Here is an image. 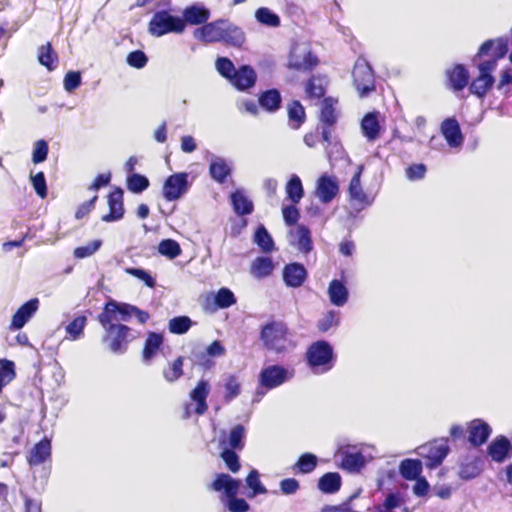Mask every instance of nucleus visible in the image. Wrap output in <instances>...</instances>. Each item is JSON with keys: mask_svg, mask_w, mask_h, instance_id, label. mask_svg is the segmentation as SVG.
I'll return each mask as SVG.
<instances>
[{"mask_svg": "<svg viewBox=\"0 0 512 512\" xmlns=\"http://www.w3.org/2000/svg\"><path fill=\"white\" fill-rule=\"evenodd\" d=\"M224 395L223 400L226 403L231 402L233 399L238 397L241 393V383L237 376L229 375L224 382Z\"/></svg>", "mask_w": 512, "mask_h": 512, "instance_id": "47", "label": "nucleus"}, {"mask_svg": "<svg viewBox=\"0 0 512 512\" xmlns=\"http://www.w3.org/2000/svg\"><path fill=\"white\" fill-rule=\"evenodd\" d=\"M260 339L268 350L275 353H284L295 344L290 339L288 326L282 321L266 323L260 332Z\"/></svg>", "mask_w": 512, "mask_h": 512, "instance_id": "5", "label": "nucleus"}, {"mask_svg": "<svg viewBox=\"0 0 512 512\" xmlns=\"http://www.w3.org/2000/svg\"><path fill=\"white\" fill-rule=\"evenodd\" d=\"M194 36L206 43L222 42L234 48H241L246 41L244 31L227 19H217L201 26L195 30Z\"/></svg>", "mask_w": 512, "mask_h": 512, "instance_id": "1", "label": "nucleus"}, {"mask_svg": "<svg viewBox=\"0 0 512 512\" xmlns=\"http://www.w3.org/2000/svg\"><path fill=\"white\" fill-rule=\"evenodd\" d=\"M297 246L301 252L309 253L312 250L311 233L308 227L300 225L297 228Z\"/></svg>", "mask_w": 512, "mask_h": 512, "instance_id": "55", "label": "nucleus"}, {"mask_svg": "<svg viewBox=\"0 0 512 512\" xmlns=\"http://www.w3.org/2000/svg\"><path fill=\"white\" fill-rule=\"evenodd\" d=\"M125 272L143 281L149 288H154L156 286L155 279L144 269L127 267L125 268Z\"/></svg>", "mask_w": 512, "mask_h": 512, "instance_id": "62", "label": "nucleus"}, {"mask_svg": "<svg viewBox=\"0 0 512 512\" xmlns=\"http://www.w3.org/2000/svg\"><path fill=\"white\" fill-rule=\"evenodd\" d=\"M399 472L406 480H416L422 473V462L419 459H404L399 465Z\"/></svg>", "mask_w": 512, "mask_h": 512, "instance_id": "38", "label": "nucleus"}, {"mask_svg": "<svg viewBox=\"0 0 512 512\" xmlns=\"http://www.w3.org/2000/svg\"><path fill=\"white\" fill-rule=\"evenodd\" d=\"M448 86L453 91L463 90L469 83V72L463 64H456L446 71Z\"/></svg>", "mask_w": 512, "mask_h": 512, "instance_id": "26", "label": "nucleus"}, {"mask_svg": "<svg viewBox=\"0 0 512 512\" xmlns=\"http://www.w3.org/2000/svg\"><path fill=\"white\" fill-rule=\"evenodd\" d=\"M98 322L104 329L102 342L115 354H123L128 350L129 344L136 338L132 335V329L122 323L109 321L105 323L102 318L97 317Z\"/></svg>", "mask_w": 512, "mask_h": 512, "instance_id": "2", "label": "nucleus"}, {"mask_svg": "<svg viewBox=\"0 0 512 512\" xmlns=\"http://www.w3.org/2000/svg\"><path fill=\"white\" fill-rule=\"evenodd\" d=\"M487 454L496 463H503L512 454V444L504 435L496 436L487 447Z\"/></svg>", "mask_w": 512, "mask_h": 512, "instance_id": "19", "label": "nucleus"}, {"mask_svg": "<svg viewBox=\"0 0 512 512\" xmlns=\"http://www.w3.org/2000/svg\"><path fill=\"white\" fill-rule=\"evenodd\" d=\"M192 326L188 316H177L169 320L168 329L171 333L181 335L186 333Z\"/></svg>", "mask_w": 512, "mask_h": 512, "instance_id": "53", "label": "nucleus"}, {"mask_svg": "<svg viewBox=\"0 0 512 512\" xmlns=\"http://www.w3.org/2000/svg\"><path fill=\"white\" fill-rule=\"evenodd\" d=\"M427 173V166L423 163H413L405 168V176L409 181L422 180Z\"/></svg>", "mask_w": 512, "mask_h": 512, "instance_id": "60", "label": "nucleus"}, {"mask_svg": "<svg viewBox=\"0 0 512 512\" xmlns=\"http://www.w3.org/2000/svg\"><path fill=\"white\" fill-rule=\"evenodd\" d=\"M109 212L101 217L103 222H115L124 217V192L120 187H114L107 196Z\"/></svg>", "mask_w": 512, "mask_h": 512, "instance_id": "15", "label": "nucleus"}, {"mask_svg": "<svg viewBox=\"0 0 512 512\" xmlns=\"http://www.w3.org/2000/svg\"><path fill=\"white\" fill-rule=\"evenodd\" d=\"M51 457V442L44 437L37 442L27 455V462L30 466H38L43 464Z\"/></svg>", "mask_w": 512, "mask_h": 512, "instance_id": "27", "label": "nucleus"}, {"mask_svg": "<svg viewBox=\"0 0 512 512\" xmlns=\"http://www.w3.org/2000/svg\"><path fill=\"white\" fill-rule=\"evenodd\" d=\"M274 263L269 257H257L250 266V274L256 279H263L272 274Z\"/></svg>", "mask_w": 512, "mask_h": 512, "instance_id": "33", "label": "nucleus"}, {"mask_svg": "<svg viewBox=\"0 0 512 512\" xmlns=\"http://www.w3.org/2000/svg\"><path fill=\"white\" fill-rule=\"evenodd\" d=\"M440 129L450 147H459L462 145L464 136L456 118L450 117L443 120Z\"/></svg>", "mask_w": 512, "mask_h": 512, "instance_id": "23", "label": "nucleus"}, {"mask_svg": "<svg viewBox=\"0 0 512 512\" xmlns=\"http://www.w3.org/2000/svg\"><path fill=\"white\" fill-rule=\"evenodd\" d=\"M449 453L448 439L430 441L419 447V455L426 459V466L435 468L439 466Z\"/></svg>", "mask_w": 512, "mask_h": 512, "instance_id": "12", "label": "nucleus"}, {"mask_svg": "<svg viewBox=\"0 0 512 512\" xmlns=\"http://www.w3.org/2000/svg\"><path fill=\"white\" fill-rule=\"evenodd\" d=\"M216 69L221 76L229 81L236 70L233 62L227 57H219L216 60Z\"/></svg>", "mask_w": 512, "mask_h": 512, "instance_id": "61", "label": "nucleus"}, {"mask_svg": "<svg viewBox=\"0 0 512 512\" xmlns=\"http://www.w3.org/2000/svg\"><path fill=\"white\" fill-rule=\"evenodd\" d=\"M189 186L188 173H174L164 181L162 195L166 201H176L187 193Z\"/></svg>", "mask_w": 512, "mask_h": 512, "instance_id": "13", "label": "nucleus"}, {"mask_svg": "<svg viewBox=\"0 0 512 512\" xmlns=\"http://www.w3.org/2000/svg\"><path fill=\"white\" fill-rule=\"evenodd\" d=\"M236 451L237 450L225 448L220 453L221 459L224 461L228 470L232 473H237L241 469L240 458Z\"/></svg>", "mask_w": 512, "mask_h": 512, "instance_id": "54", "label": "nucleus"}, {"mask_svg": "<svg viewBox=\"0 0 512 512\" xmlns=\"http://www.w3.org/2000/svg\"><path fill=\"white\" fill-rule=\"evenodd\" d=\"M245 437V427L242 424H236L230 429L227 441H224V443L228 446V449L242 451L245 447Z\"/></svg>", "mask_w": 512, "mask_h": 512, "instance_id": "36", "label": "nucleus"}, {"mask_svg": "<svg viewBox=\"0 0 512 512\" xmlns=\"http://www.w3.org/2000/svg\"><path fill=\"white\" fill-rule=\"evenodd\" d=\"M364 167L362 165H359L357 167L356 172L354 173L352 179L350 180L348 192L349 197L352 201H355L359 204H363L367 202V195L362 189L361 186V175L363 172Z\"/></svg>", "mask_w": 512, "mask_h": 512, "instance_id": "32", "label": "nucleus"}, {"mask_svg": "<svg viewBox=\"0 0 512 512\" xmlns=\"http://www.w3.org/2000/svg\"><path fill=\"white\" fill-rule=\"evenodd\" d=\"M209 395V383L206 380H200L190 392L191 400L196 402L195 413L203 415L208 410L207 397Z\"/></svg>", "mask_w": 512, "mask_h": 512, "instance_id": "29", "label": "nucleus"}, {"mask_svg": "<svg viewBox=\"0 0 512 512\" xmlns=\"http://www.w3.org/2000/svg\"><path fill=\"white\" fill-rule=\"evenodd\" d=\"M16 378L15 363L12 360L0 359V393L3 388Z\"/></svg>", "mask_w": 512, "mask_h": 512, "instance_id": "45", "label": "nucleus"}, {"mask_svg": "<svg viewBox=\"0 0 512 512\" xmlns=\"http://www.w3.org/2000/svg\"><path fill=\"white\" fill-rule=\"evenodd\" d=\"M132 316H135L140 324H146L150 318V314L138 308L135 305L125 303V302H117L116 300L110 299L108 300L101 311L98 314V318H102L105 323H109V321H113L115 323H120V321L127 322L130 320Z\"/></svg>", "mask_w": 512, "mask_h": 512, "instance_id": "3", "label": "nucleus"}, {"mask_svg": "<svg viewBox=\"0 0 512 512\" xmlns=\"http://www.w3.org/2000/svg\"><path fill=\"white\" fill-rule=\"evenodd\" d=\"M337 180L328 175H321L317 180L316 195L322 203H330L338 194Z\"/></svg>", "mask_w": 512, "mask_h": 512, "instance_id": "22", "label": "nucleus"}, {"mask_svg": "<svg viewBox=\"0 0 512 512\" xmlns=\"http://www.w3.org/2000/svg\"><path fill=\"white\" fill-rule=\"evenodd\" d=\"M318 120L321 129V138L328 145L331 144L332 132L337 124L339 112L337 110L338 100L333 97H326L320 102Z\"/></svg>", "mask_w": 512, "mask_h": 512, "instance_id": "8", "label": "nucleus"}, {"mask_svg": "<svg viewBox=\"0 0 512 512\" xmlns=\"http://www.w3.org/2000/svg\"><path fill=\"white\" fill-rule=\"evenodd\" d=\"M214 301L218 308L224 309L234 305L236 298L230 289L221 288L217 291Z\"/></svg>", "mask_w": 512, "mask_h": 512, "instance_id": "57", "label": "nucleus"}, {"mask_svg": "<svg viewBox=\"0 0 512 512\" xmlns=\"http://www.w3.org/2000/svg\"><path fill=\"white\" fill-rule=\"evenodd\" d=\"M211 16L210 10L201 4H192L184 8L182 12V21H184V29L186 25H205Z\"/></svg>", "mask_w": 512, "mask_h": 512, "instance_id": "21", "label": "nucleus"}, {"mask_svg": "<svg viewBox=\"0 0 512 512\" xmlns=\"http://www.w3.org/2000/svg\"><path fill=\"white\" fill-rule=\"evenodd\" d=\"M148 31L152 36L161 37L169 33L184 32V21L172 15L168 10H160L153 14L148 23Z\"/></svg>", "mask_w": 512, "mask_h": 512, "instance_id": "7", "label": "nucleus"}, {"mask_svg": "<svg viewBox=\"0 0 512 512\" xmlns=\"http://www.w3.org/2000/svg\"><path fill=\"white\" fill-rule=\"evenodd\" d=\"M254 241L265 253H269L274 249V241L263 225L257 228Z\"/></svg>", "mask_w": 512, "mask_h": 512, "instance_id": "49", "label": "nucleus"}, {"mask_svg": "<svg viewBox=\"0 0 512 512\" xmlns=\"http://www.w3.org/2000/svg\"><path fill=\"white\" fill-rule=\"evenodd\" d=\"M340 323V312L330 310L326 312L323 317L318 320L317 328L320 332L325 333L331 328L337 327Z\"/></svg>", "mask_w": 512, "mask_h": 512, "instance_id": "51", "label": "nucleus"}, {"mask_svg": "<svg viewBox=\"0 0 512 512\" xmlns=\"http://www.w3.org/2000/svg\"><path fill=\"white\" fill-rule=\"evenodd\" d=\"M287 198L297 204L304 196L303 185L301 179L297 175H292L285 187Z\"/></svg>", "mask_w": 512, "mask_h": 512, "instance_id": "42", "label": "nucleus"}, {"mask_svg": "<svg viewBox=\"0 0 512 512\" xmlns=\"http://www.w3.org/2000/svg\"><path fill=\"white\" fill-rule=\"evenodd\" d=\"M257 75L250 65H242L235 70L230 82L238 90L244 91L253 87L256 83Z\"/></svg>", "mask_w": 512, "mask_h": 512, "instance_id": "24", "label": "nucleus"}, {"mask_svg": "<svg viewBox=\"0 0 512 512\" xmlns=\"http://www.w3.org/2000/svg\"><path fill=\"white\" fill-rule=\"evenodd\" d=\"M32 186L36 192V194L44 199L47 197V184L45 175L43 172H38L34 176L31 177Z\"/></svg>", "mask_w": 512, "mask_h": 512, "instance_id": "64", "label": "nucleus"}, {"mask_svg": "<svg viewBox=\"0 0 512 512\" xmlns=\"http://www.w3.org/2000/svg\"><path fill=\"white\" fill-rule=\"evenodd\" d=\"M305 360L313 373L323 374L334 367L336 358L331 344L325 340H318L308 346Z\"/></svg>", "mask_w": 512, "mask_h": 512, "instance_id": "4", "label": "nucleus"}, {"mask_svg": "<svg viewBox=\"0 0 512 512\" xmlns=\"http://www.w3.org/2000/svg\"><path fill=\"white\" fill-rule=\"evenodd\" d=\"M468 442L474 447H480L487 442L492 428L483 419L476 418L467 423Z\"/></svg>", "mask_w": 512, "mask_h": 512, "instance_id": "18", "label": "nucleus"}, {"mask_svg": "<svg viewBox=\"0 0 512 512\" xmlns=\"http://www.w3.org/2000/svg\"><path fill=\"white\" fill-rule=\"evenodd\" d=\"M126 184L130 192L139 194L149 187L150 182L146 176L132 173L127 177Z\"/></svg>", "mask_w": 512, "mask_h": 512, "instance_id": "48", "label": "nucleus"}, {"mask_svg": "<svg viewBox=\"0 0 512 512\" xmlns=\"http://www.w3.org/2000/svg\"><path fill=\"white\" fill-rule=\"evenodd\" d=\"M361 129L363 135L370 142L375 141L379 137L381 127L376 112L367 113L363 117L361 121Z\"/></svg>", "mask_w": 512, "mask_h": 512, "instance_id": "31", "label": "nucleus"}, {"mask_svg": "<svg viewBox=\"0 0 512 512\" xmlns=\"http://www.w3.org/2000/svg\"><path fill=\"white\" fill-rule=\"evenodd\" d=\"M364 466L361 453H346L342 458V467L350 471H359Z\"/></svg>", "mask_w": 512, "mask_h": 512, "instance_id": "58", "label": "nucleus"}, {"mask_svg": "<svg viewBox=\"0 0 512 512\" xmlns=\"http://www.w3.org/2000/svg\"><path fill=\"white\" fill-rule=\"evenodd\" d=\"M158 252L169 259H175L182 253V250L176 240L164 239L158 245Z\"/></svg>", "mask_w": 512, "mask_h": 512, "instance_id": "52", "label": "nucleus"}, {"mask_svg": "<svg viewBox=\"0 0 512 512\" xmlns=\"http://www.w3.org/2000/svg\"><path fill=\"white\" fill-rule=\"evenodd\" d=\"M87 323L85 315L75 317L67 326L66 332L71 340L80 339L83 336L84 328Z\"/></svg>", "mask_w": 512, "mask_h": 512, "instance_id": "50", "label": "nucleus"}, {"mask_svg": "<svg viewBox=\"0 0 512 512\" xmlns=\"http://www.w3.org/2000/svg\"><path fill=\"white\" fill-rule=\"evenodd\" d=\"M328 295L332 304L335 306H343L348 300V290L346 286L339 280L333 279L328 287Z\"/></svg>", "mask_w": 512, "mask_h": 512, "instance_id": "34", "label": "nucleus"}, {"mask_svg": "<svg viewBox=\"0 0 512 512\" xmlns=\"http://www.w3.org/2000/svg\"><path fill=\"white\" fill-rule=\"evenodd\" d=\"M307 278V270L303 264L290 263L283 268V280L289 287L297 288L302 286Z\"/></svg>", "mask_w": 512, "mask_h": 512, "instance_id": "25", "label": "nucleus"}, {"mask_svg": "<svg viewBox=\"0 0 512 512\" xmlns=\"http://www.w3.org/2000/svg\"><path fill=\"white\" fill-rule=\"evenodd\" d=\"M319 63V58L310 49L295 45L290 49L286 66L292 71L309 73Z\"/></svg>", "mask_w": 512, "mask_h": 512, "instance_id": "9", "label": "nucleus"}, {"mask_svg": "<svg viewBox=\"0 0 512 512\" xmlns=\"http://www.w3.org/2000/svg\"><path fill=\"white\" fill-rule=\"evenodd\" d=\"M240 484V480L234 479L228 474L220 473L210 484V489L216 492L224 491L228 499L227 509L230 512H247L250 509L249 504L245 499L237 497Z\"/></svg>", "mask_w": 512, "mask_h": 512, "instance_id": "6", "label": "nucleus"}, {"mask_svg": "<svg viewBox=\"0 0 512 512\" xmlns=\"http://www.w3.org/2000/svg\"><path fill=\"white\" fill-rule=\"evenodd\" d=\"M102 245L101 240H93L85 246L76 247L73 256L77 259H83L92 256Z\"/></svg>", "mask_w": 512, "mask_h": 512, "instance_id": "59", "label": "nucleus"}, {"mask_svg": "<svg viewBox=\"0 0 512 512\" xmlns=\"http://www.w3.org/2000/svg\"><path fill=\"white\" fill-rule=\"evenodd\" d=\"M258 103L262 109L273 113L280 109L282 97L279 90L272 88L262 92L259 95Z\"/></svg>", "mask_w": 512, "mask_h": 512, "instance_id": "30", "label": "nucleus"}, {"mask_svg": "<svg viewBox=\"0 0 512 512\" xmlns=\"http://www.w3.org/2000/svg\"><path fill=\"white\" fill-rule=\"evenodd\" d=\"M37 56L39 63L45 66L49 71L56 69L58 65V55L53 50L50 42L39 47Z\"/></svg>", "mask_w": 512, "mask_h": 512, "instance_id": "37", "label": "nucleus"}, {"mask_svg": "<svg viewBox=\"0 0 512 512\" xmlns=\"http://www.w3.org/2000/svg\"><path fill=\"white\" fill-rule=\"evenodd\" d=\"M288 371L280 365H270L261 370L259 383L262 387L271 390L288 380Z\"/></svg>", "mask_w": 512, "mask_h": 512, "instance_id": "16", "label": "nucleus"}, {"mask_svg": "<svg viewBox=\"0 0 512 512\" xmlns=\"http://www.w3.org/2000/svg\"><path fill=\"white\" fill-rule=\"evenodd\" d=\"M341 487V476L336 472L325 473L318 481V488L323 493L333 494Z\"/></svg>", "mask_w": 512, "mask_h": 512, "instance_id": "39", "label": "nucleus"}, {"mask_svg": "<svg viewBox=\"0 0 512 512\" xmlns=\"http://www.w3.org/2000/svg\"><path fill=\"white\" fill-rule=\"evenodd\" d=\"M231 203L237 215L243 216L253 212L254 206L252 201L239 191L231 194Z\"/></svg>", "mask_w": 512, "mask_h": 512, "instance_id": "40", "label": "nucleus"}, {"mask_svg": "<svg viewBox=\"0 0 512 512\" xmlns=\"http://www.w3.org/2000/svg\"><path fill=\"white\" fill-rule=\"evenodd\" d=\"M288 119L291 128L299 129L306 121V112L298 100H293L287 107Z\"/></svg>", "mask_w": 512, "mask_h": 512, "instance_id": "35", "label": "nucleus"}, {"mask_svg": "<svg viewBox=\"0 0 512 512\" xmlns=\"http://www.w3.org/2000/svg\"><path fill=\"white\" fill-rule=\"evenodd\" d=\"M256 20L267 27H279L280 17L267 7H260L255 12Z\"/></svg>", "mask_w": 512, "mask_h": 512, "instance_id": "46", "label": "nucleus"}, {"mask_svg": "<svg viewBox=\"0 0 512 512\" xmlns=\"http://www.w3.org/2000/svg\"><path fill=\"white\" fill-rule=\"evenodd\" d=\"M126 61L129 66L141 69L146 66L148 58L142 50H134L127 55Z\"/></svg>", "mask_w": 512, "mask_h": 512, "instance_id": "63", "label": "nucleus"}, {"mask_svg": "<svg viewBox=\"0 0 512 512\" xmlns=\"http://www.w3.org/2000/svg\"><path fill=\"white\" fill-rule=\"evenodd\" d=\"M209 173L213 180L224 183L230 175L231 169L223 159H217L210 163Z\"/></svg>", "mask_w": 512, "mask_h": 512, "instance_id": "44", "label": "nucleus"}, {"mask_svg": "<svg viewBox=\"0 0 512 512\" xmlns=\"http://www.w3.org/2000/svg\"><path fill=\"white\" fill-rule=\"evenodd\" d=\"M246 484L252 490L251 496L267 493V489L261 483L259 472L256 469H253L248 473L246 477Z\"/></svg>", "mask_w": 512, "mask_h": 512, "instance_id": "56", "label": "nucleus"}, {"mask_svg": "<svg viewBox=\"0 0 512 512\" xmlns=\"http://www.w3.org/2000/svg\"><path fill=\"white\" fill-rule=\"evenodd\" d=\"M479 74L472 80L469 86L471 94L483 99L495 83L492 72L495 70V60H485L478 65Z\"/></svg>", "mask_w": 512, "mask_h": 512, "instance_id": "10", "label": "nucleus"}, {"mask_svg": "<svg viewBox=\"0 0 512 512\" xmlns=\"http://www.w3.org/2000/svg\"><path fill=\"white\" fill-rule=\"evenodd\" d=\"M164 343V336L158 332H148L142 350V360L150 363L161 350Z\"/></svg>", "mask_w": 512, "mask_h": 512, "instance_id": "28", "label": "nucleus"}, {"mask_svg": "<svg viewBox=\"0 0 512 512\" xmlns=\"http://www.w3.org/2000/svg\"><path fill=\"white\" fill-rule=\"evenodd\" d=\"M39 308L38 298H32L22 304L12 316L10 329L18 330L25 326Z\"/></svg>", "mask_w": 512, "mask_h": 512, "instance_id": "20", "label": "nucleus"}, {"mask_svg": "<svg viewBox=\"0 0 512 512\" xmlns=\"http://www.w3.org/2000/svg\"><path fill=\"white\" fill-rule=\"evenodd\" d=\"M318 464L317 457L312 453L300 455L296 463L292 466L294 473L308 474L315 470Z\"/></svg>", "mask_w": 512, "mask_h": 512, "instance_id": "41", "label": "nucleus"}, {"mask_svg": "<svg viewBox=\"0 0 512 512\" xmlns=\"http://www.w3.org/2000/svg\"><path fill=\"white\" fill-rule=\"evenodd\" d=\"M328 79L324 75L313 74L304 83L305 99L318 104L325 97L328 87Z\"/></svg>", "mask_w": 512, "mask_h": 512, "instance_id": "14", "label": "nucleus"}, {"mask_svg": "<svg viewBox=\"0 0 512 512\" xmlns=\"http://www.w3.org/2000/svg\"><path fill=\"white\" fill-rule=\"evenodd\" d=\"M183 366H184V357L183 356H179L176 359H174L171 363H169L167 365V367H165L163 369L164 379L169 383H173V382L177 381L178 379H180L184 374Z\"/></svg>", "mask_w": 512, "mask_h": 512, "instance_id": "43", "label": "nucleus"}, {"mask_svg": "<svg viewBox=\"0 0 512 512\" xmlns=\"http://www.w3.org/2000/svg\"><path fill=\"white\" fill-rule=\"evenodd\" d=\"M353 84L360 97L375 91V77L371 66L364 60L357 61L352 70Z\"/></svg>", "mask_w": 512, "mask_h": 512, "instance_id": "11", "label": "nucleus"}, {"mask_svg": "<svg viewBox=\"0 0 512 512\" xmlns=\"http://www.w3.org/2000/svg\"><path fill=\"white\" fill-rule=\"evenodd\" d=\"M508 51V40L506 38H497V39H489L486 40L479 48L477 54L474 56V60L476 58H481L483 56H488V60H495V67L497 66V61L503 58Z\"/></svg>", "mask_w": 512, "mask_h": 512, "instance_id": "17", "label": "nucleus"}]
</instances>
